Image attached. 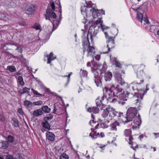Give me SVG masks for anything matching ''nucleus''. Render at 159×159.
Segmentation results:
<instances>
[{
	"label": "nucleus",
	"instance_id": "obj_1",
	"mask_svg": "<svg viewBox=\"0 0 159 159\" xmlns=\"http://www.w3.org/2000/svg\"><path fill=\"white\" fill-rule=\"evenodd\" d=\"M108 89L105 88L104 89L107 97V100L111 103H115L117 100L116 98H117L120 100H123L122 102L118 101V102L119 103L123 105L125 103L124 101L127 100L126 97L130 93L127 92H125L121 88L117 87H115L113 84L110 85V87Z\"/></svg>",
	"mask_w": 159,
	"mask_h": 159
},
{
	"label": "nucleus",
	"instance_id": "obj_2",
	"mask_svg": "<svg viewBox=\"0 0 159 159\" xmlns=\"http://www.w3.org/2000/svg\"><path fill=\"white\" fill-rule=\"evenodd\" d=\"M56 7L54 3L52 2H50V4L48 5L46 10V14L44 15L45 19L49 20L52 24L53 29L52 31L56 29L57 27L59 25L60 22L58 20H53L51 19H56L57 15L55 11L57 12V11L55 10Z\"/></svg>",
	"mask_w": 159,
	"mask_h": 159
},
{
	"label": "nucleus",
	"instance_id": "obj_3",
	"mask_svg": "<svg viewBox=\"0 0 159 159\" xmlns=\"http://www.w3.org/2000/svg\"><path fill=\"white\" fill-rule=\"evenodd\" d=\"M137 82H139L138 80ZM141 82L133 83L132 89L135 91L134 93H131L133 95L134 98L135 100V103L139 102L140 103L141 100L143 97L144 95L146 93V92L142 89H139V86Z\"/></svg>",
	"mask_w": 159,
	"mask_h": 159
},
{
	"label": "nucleus",
	"instance_id": "obj_4",
	"mask_svg": "<svg viewBox=\"0 0 159 159\" xmlns=\"http://www.w3.org/2000/svg\"><path fill=\"white\" fill-rule=\"evenodd\" d=\"M101 66H102V69H95L92 67V71L94 73V82L97 86L102 85V80L105 71V66L102 65H101Z\"/></svg>",
	"mask_w": 159,
	"mask_h": 159
},
{
	"label": "nucleus",
	"instance_id": "obj_5",
	"mask_svg": "<svg viewBox=\"0 0 159 159\" xmlns=\"http://www.w3.org/2000/svg\"><path fill=\"white\" fill-rule=\"evenodd\" d=\"M109 115L111 117H114L117 116L118 117H120L123 116V113L119 112L116 111L115 109L112 107H111L110 106L107 107Z\"/></svg>",
	"mask_w": 159,
	"mask_h": 159
},
{
	"label": "nucleus",
	"instance_id": "obj_6",
	"mask_svg": "<svg viewBox=\"0 0 159 159\" xmlns=\"http://www.w3.org/2000/svg\"><path fill=\"white\" fill-rule=\"evenodd\" d=\"M115 37L113 38H110L107 41V47L108 48L107 51L103 52L104 53H108L111 51V49L114 48L115 46L114 39Z\"/></svg>",
	"mask_w": 159,
	"mask_h": 159
},
{
	"label": "nucleus",
	"instance_id": "obj_7",
	"mask_svg": "<svg viewBox=\"0 0 159 159\" xmlns=\"http://www.w3.org/2000/svg\"><path fill=\"white\" fill-rule=\"evenodd\" d=\"M126 116L125 117L126 120L123 121V122L124 124L129 123L131 122H132L133 120H134V119H136V117H139V115H138V116H135L136 115H135L134 114H131L130 113L129 114L127 113H126ZM132 124V122H131V125Z\"/></svg>",
	"mask_w": 159,
	"mask_h": 159
},
{
	"label": "nucleus",
	"instance_id": "obj_8",
	"mask_svg": "<svg viewBox=\"0 0 159 159\" xmlns=\"http://www.w3.org/2000/svg\"><path fill=\"white\" fill-rule=\"evenodd\" d=\"M35 6L33 4H26L25 7V13L28 15L32 14L35 10Z\"/></svg>",
	"mask_w": 159,
	"mask_h": 159
},
{
	"label": "nucleus",
	"instance_id": "obj_9",
	"mask_svg": "<svg viewBox=\"0 0 159 159\" xmlns=\"http://www.w3.org/2000/svg\"><path fill=\"white\" fill-rule=\"evenodd\" d=\"M136 118V119H134L133 122V123L134 124L132 125V128L134 129H139L141 123L140 116L139 114V117Z\"/></svg>",
	"mask_w": 159,
	"mask_h": 159
},
{
	"label": "nucleus",
	"instance_id": "obj_10",
	"mask_svg": "<svg viewBox=\"0 0 159 159\" xmlns=\"http://www.w3.org/2000/svg\"><path fill=\"white\" fill-rule=\"evenodd\" d=\"M138 9H139L138 11V13L139 12L144 14L146 15V12L148 10V4L147 2H144L143 4L138 7Z\"/></svg>",
	"mask_w": 159,
	"mask_h": 159
},
{
	"label": "nucleus",
	"instance_id": "obj_11",
	"mask_svg": "<svg viewBox=\"0 0 159 159\" xmlns=\"http://www.w3.org/2000/svg\"><path fill=\"white\" fill-rule=\"evenodd\" d=\"M90 26V28L88 32V35L90 34V39L91 41H92L93 37H95L96 36L97 34L98 33V30H95V27H92Z\"/></svg>",
	"mask_w": 159,
	"mask_h": 159
},
{
	"label": "nucleus",
	"instance_id": "obj_12",
	"mask_svg": "<svg viewBox=\"0 0 159 159\" xmlns=\"http://www.w3.org/2000/svg\"><path fill=\"white\" fill-rule=\"evenodd\" d=\"M102 23L103 21L101 20V18H99L98 20H97L95 22L93 21H89V25L92 27H96V25H98L100 24L101 28L103 29V26H105L102 25Z\"/></svg>",
	"mask_w": 159,
	"mask_h": 159
},
{
	"label": "nucleus",
	"instance_id": "obj_13",
	"mask_svg": "<svg viewBox=\"0 0 159 159\" xmlns=\"http://www.w3.org/2000/svg\"><path fill=\"white\" fill-rule=\"evenodd\" d=\"M106 68L105 66V71L103 74L104 78L106 81H110L112 77V74L109 71H106Z\"/></svg>",
	"mask_w": 159,
	"mask_h": 159
},
{
	"label": "nucleus",
	"instance_id": "obj_14",
	"mask_svg": "<svg viewBox=\"0 0 159 159\" xmlns=\"http://www.w3.org/2000/svg\"><path fill=\"white\" fill-rule=\"evenodd\" d=\"M46 139H48L51 141H54L55 140V135L54 134L49 131H48L46 133Z\"/></svg>",
	"mask_w": 159,
	"mask_h": 159
},
{
	"label": "nucleus",
	"instance_id": "obj_15",
	"mask_svg": "<svg viewBox=\"0 0 159 159\" xmlns=\"http://www.w3.org/2000/svg\"><path fill=\"white\" fill-rule=\"evenodd\" d=\"M82 46L83 48L85 49H87L90 46L88 37L87 38L84 39V40H83Z\"/></svg>",
	"mask_w": 159,
	"mask_h": 159
},
{
	"label": "nucleus",
	"instance_id": "obj_16",
	"mask_svg": "<svg viewBox=\"0 0 159 159\" xmlns=\"http://www.w3.org/2000/svg\"><path fill=\"white\" fill-rule=\"evenodd\" d=\"M99 108H100L99 107H94L92 108H91V107L89 108L88 109L87 111L91 113L92 114V113L94 114L98 113L99 111Z\"/></svg>",
	"mask_w": 159,
	"mask_h": 159
},
{
	"label": "nucleus",
	"instance_id": "obj_17",
	"mask_svg": "<svg viewBox=\"0 0 159 159\" xmlns=\"http://www.w3.org/2000/svg\"><path fill=\"white\" fill-rule=\"evenodd\" d=\"M120 125V123L117 122V121H116L111 125V129L112 130L116 131L117 130V127H118Z\"/></svg>",
	"mask_w": 159,
	"mask_h": 159
},
{
	"label": "nucleus",
	"instance_id": "obj_18",
	"mask_svg": "<svg viewBox=\"0 0 159 159\" xmlns=\"http://www.w3.org/2000/svg\"><path fill=\"white\" fill-rule=\"evenodd\" d=\"M43 114L41 109H38L34 111L33 113V115L35 116H42Z\"/></svg>",
	"mask_w": 159,
	"mask_h": 159
},
{
	"label": "nucleus",
	"instance_id": "obj_19",
	"mask_svg": "<svg viewBox=\"0 0 159 159\" xmlns=\"http://www.w3.org/2000/svg\"><path fill=\"white\" fill-rule=\"evenodd\" d=\"M138 111V110H137L135 107H130L126 113L131 114H131H134L136 116Z\"/></svg>",
	"mask_w": 159,
	"mask_h": 159
},
{
	"label": "nucleus",
	"instance_id": "obj_20",
	"mask_svg": "<svg viewBox=\"0 0 159 159\" xmlns=\"http://www.w3.org/2000/svg\"><path fill=\"white\" fill-rule=\"evenodd\" d=\"M138 111V110H137L135 107H130L126 113L131 114H131H134L136 116Z\"/></svg>",
	"mask_w": 159,
	"mask_h": 159
},
{
	"label": "nucleus",
	"instance_id": "obj_21",
	"mask_svg": "<svg viewBox=\"0 0 159 159\" xmlns=\"http://www.w3.org/2000/svg\"><path fill=\"white\" fill-rule=\"evenodd\" d=\"M12 122V125L15 127H19V122L18 120L15 118H12L11 120Z\"/></svg>",
	"mask_w": 159,
	"mask_h": 159
},
{
	"label": "nucleus",
	"instance_id": "obj_22",
	"mask_svg": "<svg viewBox=\"0 0 159 159\" xmlns=\"http://www.w3.org/2000/svg\"><path fill=\"white\" fill-rule=\"evenodd\" d=\"M87 49L88 52V56H92V53L94 52V48L90 46Z\"/></svg>",
	"mask_w": 159,
	"mask_h": 159
},
{
	"label": "nucleus",
	"instance_id": "obj_23",
	"mask_svg": "<svg viewBox=\"0 0 159 159\" xmlns=\"http://www.w3.org/2000/svg\"><path fill=\"white\" fill-rule=\"evenodd\" d=\"M5 138L8 143H12L14 142L15 137L11 135H8Z\"/></svg>",
	"mask_w": 159,
	"mask_h": 159
},
{
	"label": "nucleus",
	"instance_id": "obj_24",
	"mask_svg": "<svg viewBox=\"0 0 159 159\" xmlns=\"http://www.w3.org/2000/svg\"><path fill=\"white\" fill-rule=\"evenodd\" d=\"M43 127L50 130L51 129V125L48 122H42L41 123Z\"/></svg>",
	"mask_w": 159,
	"mask_h": 159
},
{
	"label": "nucleus",
	"instance_id": "obj_25",
	"mask_svg": "<svg viewBox=\"0 0 159 159\" xmlns=\"http://www.w3.org/2000/svg\"><path fill=\"white\" fill-rule=\"evenodd\" d=\"M102 110H103V111L102 114V117L105 118H106L108 117L109 113L108 112L107 107L105 109H102Z\"/></svg>",
	"mask_w": 159,
	"mask_h": 159
},
{
	"label": "nucleus",
	"instance_id": "obj_26",
	"mask_svg": "<svg viewBox=\"0 0 159 159\" xmlns=\"http://www.w3.org/2000/svg\"><path fill=\"white\" fill-rule=\"evenodd\" d=\"M96 101L97 106L101 109H102V106H104V105L102 103V100L97 99Z\"/></svg>",
	"mask_w": 159,
	"mask_h": 159
},
{
	"label": "nucleus",
	"instance_id": "obj_27",
	"mask_svg": "<svg viewBox=\"0 0 159 159\" xmlns=\"http://www.w3.org/2000/svg\"><path fill=\"white\" fill-rule=\"evenodd\" d=\"M41 110L43 112L46 113H49L51 111V109L47 106H43L41 107Z\"/></svg>",
	"mask_w": 159,
	"mask_h": 159
},
{
	"label": "nucleus",
	"instance_id": "obj_28",
	"mask_svg": "<svg viewBox=\"0 0 159 159\" xmlns=\"http://www.w3.org/2000/svg\"><path fill=\"white\" fill-rule=\"evenodd\" d=\"M24 105L27 107L30 108L33 106V103L30 101L25 100L24 102Z\"/></svg>",
	"mask_w": 159,
	"mask_h": 159
},
{
	"label": "nucleus",
	"instance_id": "obj_29",
	"mask_svg": "<svg viewBox=\"0 0 159 159\" xmlns=\"http://www.w3.org/2000/svg\"><path fill=\"white\" fill-rule=\"evenodd\" d=\"M80 74L81 77H87V76L88 72L85 70H83L81 69Z\"/></svg>",
	"mask_w": 159,
	"mask_h": 159
},
{
	"label": "nucleus",
	"instance_id": "obj_30",
	"mask_svg": "<svg viewBox=\"0 0 159 159\" xmlns=\"http://www.w3.org/2000/svg\"><path fill=\"white\" fill-rule=\"evenodd\" d=\"M144 14H143L142 13H141L139 12V13H138H138L137 14V17L138 20L142 22V20L143 18V15H144Z\"/></svg>",
	"mask_w": 159,
	"mask_h": 159
},
{
	"label": "nucleus",
	"instance_id": "obj_31",
	"mask_svg": "<svg viewBox=\"0 0 159 159\" xmlns=\"http://www.w3.org/2000/svg\"><path fill=\"white\" fill-rule=\"evenodd\" d=\"M1 143L2 144V147L3 149H6L8 148L9 143L7 141H2Z\"/></svg>",
	"mask_w": 159,
	"mask_h": 159
},
{
	"label": "nucleus",
	"instance_id": "obj_32",
	"mask_svg": "<svg viewBox=\"0 0 159 159\" xmlns=\"http://www.w3.org/2000/svg\"><path fill=\"white\" fill-rule=\"evenodd\" d=\"M7 70L11 72H15L16 71L15 67L14 66H7Z\"/></svg>",
	"mask_w": 159,
	"mask_h": 159
},
{
	"label": "nucleus",
	"instance_id": "obj_33",
	"mask_svg": "<svg viewBox=\"0 0 159 159\" xmlns=\"http://www.w3.org/2000/svg\"><path fill=\"white\" fill-rule=\"evenodd\" d=\"M32 27L34 29H35L36 30H39L40 31L42 30V27L40 25L37 23H35L34 25Z\"/></svg>",
	"mask_w": 159,
	"mask_h": 159
},
{
	"label": "nucleus",
	"instance_id": "obj_34",
	"mask_svg": "<svg viewBox=\"0 0 159 159\" xmlns=\"http://www.w3.org/2000/svg\"><path fill=\"white\" fill-rule=\"evenodd\" d=\"M59 5H58L59 7H58V11L60 13V15H59V21H60H60L62 18V17H61V16H62V15H61V12H62L61 7V5L59 2Z\"/></svg>",
	"mask_w": 159,
	"mask_h": 159
},
{
	"label": "nucleus",
	"instance_id": "obj_35",
	"mask_svg": "<svg viewBox=\"0 0 159 159\" xmlns=\"http://www.w3.org/2000/svg\"><path fill=\"white\" fill-rule=\"evenodd\" d=\"M69 157L66 153H63L60 156V159H69Z\"/></svg>",
	"mask_w": 159,
	"mask_h": 159
},
{
	"label": "nucleus",
	"instance_id": "obj_36",
	"mask_svg": "<svg viewBox=\"0 0 159 159\" xmlns=\"http://www.w3.org/2000/svg\"><path fill=\"white\" fill-rule=\"evenodd\" d=\"M124 133L126 137H129L131 134V131L130 129H126L124 131Z\"/></svg>",
	"mask_w": 159,
	"mask_h": 159
},
{
	"label": "nucleus",
	"instance_id": "obj_37",
	"mask_svg": "<svg viewBox=\"0 0 159 159\" xmlns=\"http://www.w3.org/2000/svg\"><path fill=\"white\" fill-rule=\"evenodd\" d=\"M18 1L17 0H11L10 3V5L12 7H15L18 3Z\"/></svg>",
	"mask_w": 159,
	"mask_h": 159
},
{
	"label": "nucleus",
	"instance_id": "obj_38",
	"mask_svg": "<svg viewBox=\"0 0 159 159\" xmlns=\"http://www.w3.org/2000/svg\"><path fill=\"white\" fill-rule=\"evenodd\" d=\"M18 80L19 82L20 85L21 86H24L25 84V83L23 81V78L21 76H19L18 77Z\"/></svg>",
	"mask_w": 159,
	"mask_h": 159
},
{
	"label": "nucleus",
	"instance_id": "obj_39",
	"mask_svg": "<svg viewBox=\"0 0 159 159\" xmlns=\"http://www.w3.org/2000/svg\"><path fill=\"white\" fill-rule=\"evenodd\" d=\"M53 116L52 114H50L48 116L45 117L44 118L43 120L44 121V122H48V120H51Z\"/></svg>",
	"mask_w": 159,
	"mask_h": 159
},
{
	"label": "nucleus",
	"instance_id": "obj_40",
	"mask_svg": "<svg viewBox=\"0 0 159 159\" xmlns=\"http://www.w3.org/2000/svg\"><path fill=\"white\" fill-rule=\"evenodd\" d=\"M90 11L93 15L94 13L98 16V14L99 13V10L98 9H95L94 8H92L90 10Z\"/></svg>",
	"mask_w": 159,
	"mask_h": 159
},
{
	"label": "nucleus",
	"instance_id": "obj_41",
	"mask_svg": "<svg viewBox=\"0 0 159 159\" xmlns=\"http://www.w3.org/2000/svg\"><path fill=\"white\" fill-rule=\"evenodd\" d=\"M81 13L82 14H84V13H85L86 15H87V9L86 6H84L83 7H82L81 8Z\"/></svg>",
	"mask_w": 159,
	"mask_h": 159
},
{
	"label": "nucleus",
	"instance_id": "obj_42",
	"mask_svg": "<svg viewBox=\"0 0 159 159\" xmlns=\"http://www.w3.org/2000/svg\"><path fill=\"white\" fill-rule=\"evenodd\" d=\"M31 91L35 95H38L40 97H43L44 96V95H43L42 94H40L37 91H35L34 89H31Z\"/></svg>",
	"mask_w": 159,
	"mask_h": 159
},
{
	"label": "nucleus",
	"instance_id": "obj_43",
	"mask_svg": "<svg viewBox=\"0 0 159 159\" xmlns=\"http://www.w3.org/2000/svg\"><path fill=\"white\" fill-rule=\"evenodd\" d=\"M30 90V88H28L26 87H24L22 89V93L23 94L26 93H29Z\"/></svg>",
	"mask_w": 159,
	"mask_h": 159
},
{
	"label": "nucleus",
	"instance_id": "obj_44",
	"mask_svg": "<svg viewBox=\"0 0 159 159\" xmlns=\"http://www.w3.org/2000/svg\"><path fill=\"white\" fill-rule=\"evenodd\" d=\"M117 80L118 83L121 85H123L125 84L124 80L122 79V78H119L117 79Z\"/></svg>",
	"mask_w": 159,
	"mask_h": 159
},
{
	"label": "nucleus",
	"instance_id": "obj_45",
	"mask_svg": "<svg viewBox=\"0 0 159 159\" xmlns=\"http://www.w3.org/2000/svg\"><path fill=\"white\" fill-rule=\"evenodd\" d=\"M53 55V54L52 52H51L49 56H47V57L52 60H53L55 59L56 57H54Z\"/></svg>",
	"mask_w": 159,
	"mask_h": 159
},
{
	"label": "nucleus",
	"instance_id": "obj_46",
	"mask_svg": "<svg viewBox=\"0 0 159 159\" xmlns=\"http://www.w3.org/2000/svg\"><path fill=\"white\" fill-rule=\"evenodd\" d=\"M43 103V102L41 101H39L36 102H33V104L35 105L40 106L42 105Z\"/></svg>",
	"mask_w": 159,
	"mask_h": 159
},
{
	"label": "nucleus",
	"instance_id": "obj_47",
	"mask_svg": "<svg viewBox=\"0 0 159 159\" xmlns=\"http://www.w3.org/2000/svg\"><path fill=\"white\" fill-rule=\"evenodd\" d=\"M115 77L116 78L117 80V79H119V78H121V74L120 73L118 72H116L115 73Z\"/></svg>",
	"mask_w": 159,
	"mask_h": 159
},
{
	"label": "nucleus",
	"instance_id": "obj_48",
	"mask_svg": "<svg viewBox=\"0 0 159 159\" xmlns=\"http://www.w3.org/2000/svg\"><path fill=\"white\" fill-rule=\"evenodd\" d=\"M1 16L0 17L2 19H4L6 18L8 19V17L9 16L8 15L4 14L3 13H1Z\"/></svg>",
	"mask_w": 159,
	"mask_h": 159
},
{
	"label": "nucleus",
	"instance_id": "obj_49",
	"mask_svg": "<svg viewBox=\"0 0 159 159\" xmlns=\"http://www.w3.org/2000/svg\"><path fill=\"white\" fill-rule=\"evenodd\" d=\"M19 24L21 26H25L27 25L25 21L23 20L19 21Z\"/></svg>",
	"mask_w": 159,
	"mask_h": 159
},
{
	"label": "nucleus",
	"instance_id": "obj_50",
	"mask_svg": "<svg viewBox=\"0 0 159 159\" xmlns=\"http://www.w3.org/2000/svg\"><path fill=\"white\" fill-rule=\"evenodd\" d=\"M17 111L18 113H19L20 115H23L24 113L22 109L20 108H19L17 110Z\"/></svg>",
	"mask_w": 159,
	"mask_h": 159
},
{
	"label": "nucleus",
	"instance_id": "obj_51",
	"mask_svg": "<svg viewBox=\"0 0 159 159\" xmlns=\"http://www.w3.org/2000/svg\"><path fill=\"white\" fill-rule=\"evenodd\" d=\"M129 137L128 139L129 141V144H132V143H133V142L132 141V140L133 139V138L132 137L130 136H129Z\"/></svg>",
	"mask_w": 159,
	"mask_h": 159
},
{
	"label": "nucleus",
	"instance_id": "obj_52",
	"mask_svg": "<svg viewBox=\"0 0 159 159\" xmlns=\"http://www.w3.org/2000/svg\"><path fill=\"white\" fill-rule=\"evenodd\" d=\"M104 34H105V37L107 39V40H108L110 38H113L114 37H112V36H111V37H110L109 36L107 32H105L104 33Z\"/></svg>",
	"mask_w": 159,
	"mask_h": 159
},
{
	"label": "nucleus",
	"instance_id": "obj_53",
	"mask_svg": "<svg viewBox=\"0 0 159 159\" xmlns=\"http://www.w3.org/2000/svg\"><path fill=\"white\" fill-rule=\"evenodd\" d=\"M115 62H116L115 65H116V66L119 67H121V64L120 63H119L118 61H115Z\"/></svg>",
	"mask_w": 159,
	"mask_h": 159
},
{
	"label": "nucleus",
	"instance_id": "obj_54",
	"mask_svg": "<svg viewBox=\"0 0 159 159\" xmlns=\"http://www.w3.org/2000/svg\"><path fill=\"white\" fill-rule=\"evenodd\" d=\"M16 50L20 53H22L23 51L22 48H20L18 47H17V48H16Z\"/></svg>",
	"mask_w": 159,
	"mask_h": 159
},
{
	"label": "nucleus",
	"instance_id": "obj_55",
	"mask_svg": "<svg viewBox=\"0 0 159 159\" xmlns=\"http://www.w3.org/2000/svg\"><path fill=\"white\" fill-rule=\"evenodd\" d=\"M89 136L90 137H91L93 139L96 138H97V135H96V134H95V137H94V134H92L91 133L90 134Z\"/></svg>",
	"mask_w": 159,
	"mask_h": 159
},
{
	"label": "nucleus",
	"instance_id": "obj_56",
	"mask_svg": "<svg viewBox=\"0 0 159 159\" xmlns=\"http://www.w3.org/2000/svg\"><path fill=\"white\" fill-rule=\"evenodd\" d=\"M5 120V118L4 117L2 116H0V121L2 122H3Z\"/></svg>",
	"mask_w": 159,
	"mask_h": 159
},
{
	"label": "nucleus",
	"instance_id": "obj_57",
	"mask_svg": "<svg viewBox=\"0 0 159 159\" xmlns=\"http://www.w3.org/2000/svg\"><path fill=\"white\" fill-rule=\"evenodd\" d=\"M143 20L147 24H148L149 23L148 18L146 17H144Z\"/></svg>",
	"mask_w": 159,
	"mask_h": 159
},
{
	"label": "nucleus",
	"instance_id": "obj_58",
	"mask_svg": "<svg viewBox=\"0 0 159 159\" xmlns=\"http://www.w3.org/2000/svg\"><path fill=\"white\" fill-rule=\"evenodd\" d=\"M18 159H23L22 156L20 154H18L17 155Z\"/></svg>",
	"mask_w": 159,
	"mask_h": 159
},
{
	"label": "nucleus",
	"instance_id": "obj_59",
	"mask_svg": "<svg viewBox=\"0 0 159 159\" xmlns=\"http://www.w3.org/2000/svg\"><path fill=\"white\" fill-rule=\"evenodd\" d=\"M94 57L98 61H99L100 58V55H97L96 56H95Z\"/></svg>",
	"mask_w": 159,
	"mask_h": 159
},
{
	"label": "nucleus",
	"instance_id": "obj_60",
	"mask_svg": "<svg viewBox=\"0 0 159 159\" xmlns=\"http://www.w3.org/2000/svg\"><path fill=\"white\" fill-rule=\"evenodd\" d=\"M5 159H15L13 157L11 156H8L6 157Z\"/></svg>",
	"mask_w": 159,
	"mask_h": 159
},
{
	"label": "nucleus",
	"instance_id": "obj_61",
	"mask_svg": "<svg viewBox=\"0 0 159 159\" xmlns=\"http://www.w3.org/2000/svg\"><path fill=\"white\" fill-rule=\"evenodd\" d=\"M86 7H87V8H90L92 7L91 5H89L87 3H86Z\"/></svg>",
	"mask_w": 159,
	"mask_h": 159
},
{
	"label": "nucleus",
	"instance_id": "obj_62",
	"mask_svg": "<svg viewBox=\"0 0 159 159\" xmlns=\"http://www.w3.org/2000/svg\"><path fill=\"white\" fill-rule=\"evenodd\" d=\"M153 134L155 135H157V136H155L156 138H157L158 137H159V133H153Z\"/></svg>",
	"mask_w": 159,
	"mask_h": 159
},
{
	"label": "nucleus",
	"instance_id": "obj_63",
	"mask_svg": "<svg viewBox=\"0 0 159 159\" xmlns=\"http://www.w3.org/2000/svg\"><path fill=\"white\" fill-rule=\"evenodd\" d=\"M57 111V109L55 106L54 107V109L53 111V113H56V112Z\"/></svg>",
	"mask_w": 159,
	"mask_h": 159
},
{
	"label": "nucleus",
	"instance_id": "obj_64",
	"mask_svg": "<svg viewBox=\"0 0 159 159\" xmlns=\"http://www.w3.org/2000/svg\"><path fill=\"white\" fill-rule=\"evenodd\" d=\"M52 60H51V59L48 58L47 63L48 64H50V63H51V61Z\"/></svg>",
	"mask_w": 159,
	"mask_h": 159
}]
</instances>
